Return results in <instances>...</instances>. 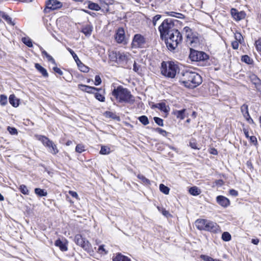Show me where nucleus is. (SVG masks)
I'll return each instance as SVG.
<instances>
[{
  "label": "nucleus",
  "instance_id": "obj_1",
  "mask_svg": "<svg viewBox=\"0 0 261 261\" xmlns=\"http://www.w3.org/2000/svg\"><path fill=\"white\" fill-rule=\"evenodd\" d=\"M181 74L183 76L182 83L184 86L189 88H194L201 84L202 80L201 76L191 71L182 72Z\"/></svg>",
  "mask_w": 261,
  "mask_h": 261
},
{
  "label": "nucleus",
  "instance_id": "obj_2",
  "mask_svg": "<svg viewBox=\"0 0 261 261\" xmlns=\"http://www.w3.org/2000/svg\"><path fill=\"white\" fill-rule=\"evenodd\" d=\"M172 31L163 40L167 47L170 51H174L182 40V35L178 30L176 29Z\"/></svg>",
  "mask_w": 261,
  "mask_h": 261
},
{
  "label": "nucleus",
  "instance_id": "obj_3",
  "mask_svg": "<svg viewBox=\"0 0 261 261\" xmlns=\"http://www.w3.org/2000/svg\"><path fill=\"white\" fill-rule=\"evenodd\" d=\"M112 95L119 102L133 103L135 101L134 97L130 92L121 86L114 88L112 91Z\"/></svg>",
  "mask_w": 261,
  "mask_h": 261
},
{
  "label": "nucleus",
  "instance_id": "obj_4",
  "mask_svg": "<svg viewBox=\"0 0 261 261\" xmlns=\"http://www.w3.org/2000/svg\"><path fill=\"white\" fill-rule=\"evenodd\" d=\"M175 21H176L175 19L172 18L166 19L159 27L160 38L162 40L166 38V36L173 32L172 30H176L174 28Z\"/></svg>",
  "mask_w": 261,
  "mask_h": 261
},
{
  "label": "nucleus",
  "instance_id": "obj_5",
  "mask_svg": "<svg viewBox=\"0 0 261 261\" xmlns=\"http://www.w3.org/2000/svg\"><path fill=\"white\" fill-rule=\"evenodd\" d=\"M183 32L185 33L187 44L191 47H196L199 43L198 33L189 27H184Z\"/></svg>",
  "mask_w": 261,
  "mask_h": 261
},
{
  "label": "nucleus",
  "instance_id": "obj_6",
  "mask_svg": "<svg viewBox=\"0 0 261 261\" xmlns=\"http://www.w3.org/2000/svg\"><path fill=\"white\" fill-rule=\"evenodd\" d=\"M110 59L119 64H127L130 59V55L127 53L112 51L109 54Z\"/></svg>",
  "mask_w": 261,
  "mask_h": 261
},
{
  "label": "nucleus",
  "instance_id": "obj_7",
  "mask_svg": "<svg viewBox=\"0 0 261 261\" xmlns=\"http://www.w3.org/2000/svg\"><path fill=\"white\" fill-rule=\"evenodd\" d=\"M189 58L192 61H204L209 59V56L204 51L191 48Z\"/></svg>",
  "mask_w": 261,
  "mask_h": 261
},
{
  "label": "nucleus",
  "instance_id": "obj_8",
  "mask_svg": "<svg viewBox=\"0 0 261 261\" xmlns=\"http://www.w3.org/2000/svg\"><path fill=\"white\" fill-rule=\"evenodd\" d=\"M146 43V38L141 34H136L134 36L132 42V47L142 48Z\"/></svg>",
  "mask_w": 261,
  "mask_h": 261
},
{
  "label": "nucleus",
  "instance_id": "obj_9",
  "mask_svg": "<svg viewBox=\"0 0 261 261\" xmlns=\"http://www.w3.org/2000/svg\"><path fill=\"white\" fill-rule=\"evenodd\" d=\"M74 242L86 251H89L91 249V246L89 242L83 238L81 234H78L75 236Z\"/></svg>",
  "mask_w": 261,
  "mask_h": 261
},
{
  "label": "nucleus",
  "instance_id": "obj_10",
  "mask_svg": "<svg viewBox=\"0 0 261 261\" xmlns=\"http://www.w3.org/2000/svg\"><path fill=\"white\" fill-rule=\"evenodd\" d=\"M115 39L119 44H127L128 41L126 38L124 29L123 28L120 27L117 30L115 34Z\"/></svg>",
  "mask_w": 261,
  "mask_h": 261
},
{
  "label": "nucleus",
  "instance_id": "obj_11",
  "mask_svg": "<svg viewBox=\"0 0 261 261\" xmlns=\"http://www.w3.org/2000/svg\"><path fill=\"white\" fill-rule=\"evenodd\" d=\"M177 66H161V71L165 76L173 78L177 72Z\"/></svg>",
  "mask_w": 261,
  "mask_h": 261
},
{
  "label": "nucleus",
  "instance_id": "obj_12",
  "mask_svg": "<svg viewBox=\"0 0 261 261\" xmlns=\"http://www.w3.org/2000/svg\"><path fill=\"white\" fill-rule=\"evenodd\" d=\"M45 4L46 9L51 10H57L62 7V3L58 0H47Z\"/></svg>",
  "mask_w": 261,
  "mask_h": 261
},
{
  "label": "nucleus",
  "instance_id": "obj_13",
  "mask_svg": "<svg viewBox=\"0 0 261 261\" xmlns=\"http://www.w3.org/2000/svg\"><path fill=\"white\" fill-rule=\"evenodd\" d=\"M206 225L204 228L205 231L212 232H217L219 230V225L215 222L207 220Z\"/></svg>",
  "mask_w": 261,
  "mask_h": 261
},
{
  "label": "nucleus",
  "instance_id": "obj_14",
  "mask_svg": "<svg viewBox=\"0 0 261 261\" xmlns=\"http://www.w3.org/2000/svg\"><path fill=\"white\" fill-rule=\"evenodd\" d=\"M230 13L233 18L236 21H240L246 16V14L244 11L239 12L236 9L232 8L230 10Z\"/></svg>",
  "mask_w": 261,
  "mask_h": 261
},
{
  "label": "nucleus",
  "instance_id": "obj_15",
  "mask_svg": "<svg viewBox=\"0 0 261 261\" xmlns=\"http://www.w3.org/2000/svg\"><path fill=\"white\" fill-rule=\"evenodd\" d=\"M35 138L38 140L40 141L44 146L47 147L49 148V151L50 150L54 143L52 141L50 140L47 137L42 135H35Z\"/></svg>",
  "mask_w": 261,
  "mask_h": 261
},
{
  "label": "nucleus",
  "instance_id": "obj_16",
  "mask_svg": "<svg viewBox=\"0 0 261 261\" xmlns=\"http://www.w3.org/2000/svg\"><path fill=\"white\" fill-rule=\"evenodd\" d=\"M67 243L68 242L66 239L61 241L59 239L55 241V245L59 247L62 251H66L68 250Z\"/></svg>",
  "mask_w": 261,
  "mask_h": 261
},
{
  "label": "nucleus",
  "instance_id": "obj_17",
  "mask_svg": "<svg viewBox=\"0 0 261 261\" xmlns=\"http://www.w3.org/2000/svg\"><path fill=\"white\" fill-rule=\"evenodd\" d=\"M216 201L219 205L223 207H227L230 204L229 200L222 195L218 196L216 198Z\"/></svg>",
  "mask_w": 261,
  "mask_h": 261
},
{
  "label": "nucleus",
  "instance_id": "obj_18",
  "mask_svg": "<svg viewBox=\"0 0 261 261\" xmlns=\"http://www.w3.org/2000/svg\"><path fill=\"white\" fill-rule=\"evenodd\" d=\"M79 88L82 91L89 93H94L95 91H98L101 90L100 89L95 88L94 87H91L83 84L79 85Z\"/></svg>",
  "mask_w": 261,
  "mask_h": 261
},
{
  "label": "nucleus",
  "instance_id": "obj_19",
  "mask_svg": "<svg viewBox=\"0 0 261 261\" xmlns=\"http://www.w3.org/2000/svg\"><path fill=\"white\" fill-rule=\"evenodd\" d=\"M187 110L185 109L180 110H175L173 112V114L176 116L177 119L183 120L185 117L188 116L186 113Z\"/></svg>",
  "mask_w": 261,
  "mask_h": 261
},
{
  "label": "nucleus",
  "instance_id": "obj_20",
  "mask_svg": "<svg viewBox=\"0 0 261 261\" xmlns=\"http://www.w3.org/2000/svg\"><path fill=\"white\" fill-rule=\"evenodd\" d=\"M206 219H199L195 221V226L199 230H204V228L206 225Z\"/></svg>",
  "mask_w": 261,
  "mask_h": 261
},
{
  "label": "nucleus",
  "instance_id": "obj_21",
  "mask_svg": "<svg viewBox=\"0 0 261 261\" xmlns=\"http://www.w3.org/2000/svg\"><path fill=\"white\" fill-rule=\"evenodd\" d=\"M93 30V27L90 24H87L84 26L81 32L85 35L86 36H89L91 35Z\"/></svg>",
  "mask_w": 261,
  "mask_h": 261
},
{
  "label": "nucleus",
  "instance_id": "obj_22",
  "mask_svg": "<svg viewBox=\"0 0 261 261\" xmlns=\"http://www.w3.org/2000/svg\"><path fill=\"white\" fill-rule=\"evenodd\" d=\"M10 103L14 107L19 106V100L13 94L10 95L9 98Z\"/></svg>",
  "mask_w": 261,
  "mask_h": 261
},
{
  "label": "nucleus",
  "instance_id": "obj_23",
  "mask_svg": "<svg viewBox=\"0 0 261 261\" xmlns=\"http://www.w3.org/2000/svg\"><path fill=\"white\" fill-rule=\"evenodd\" d=\"M42 55L43 56V57L46 58V60L50 64L56 65V62L54 59L53 58L52 56L49 55L45 50H43L42 51Z\"/></svg>",
  "mask_w": 261,
  "mask_h": 261
},
{
  "label": "nucleus",
  "instance_id": "obj_24",
  "mask_svg": "<svg viewBox=\"0 0 261 261\" xmlns=\"http://www.w3.org/2000/svg\"><path fill=\"white\" fill-rule=\"evenodd\" d=\"M88 8L90 10L96 11H99L101 9V7L98 4L95 3L91 1L88 2Z\"/></svg>",
  "mask_w": 261,
  "mask_h": 261
},
{
  "label": "nucleus",
  "instance_id": "obj_25",
  "mask_svg": "<svg viewBox=\"0 0 261 261\" xmlns=\"http://www.w3.org/2000/svg\"><path fill=\"white\" fill-rule=\"evenodd\" d=\"M68 50L70 52V53L71 54V55H72V56L73 59L74 60L75 62H76V65H85L80 60V59H79L77 56L76 55V54L74 53V51L72 49H71L70 48H69Z\"/></svg>",
  "mask_w": 261,
  "mask_h": 261
},
{
  "label": "nucleus",
  "instance_id": "obj_26",
  "mask_svg": "<svg viewBox=\"0 0 261 261\" xmlns=\"http://www.w3.org/2000/svg\"><path fill=\"white\" fill-rule=\"evenodd\" d=\"M154 107L159 109L161 111L164 112H168V110L167 109V106L164 102H161L159 103H156V105L153 106Z\"/></svg>",
  "mask_w": 261,
  "mask_h": 261
},
{
  "label": "nucleus",
  "instance_id": "obj_27",
  "mask_svg": "<svg viewBox=\"0 0 261 261\" xmlns=\"http://www.w3.org/2000/svg\"><path fill=\"white\" fill-rule=\"evenodd\" d=\"M241 61L248 65H251L253 63V59L248 55H243L241 57Z\"/></svg>",
  "mask_w": 261,
  "mask_h": 261
},
{
  "label": "nucleus",
  "instance_id": "obj_28",
  "mask_svg": "<svg viewBox=\"0 0 261 261\" xmlns=\"http://www.w3.org/2000/svg\"><path fill=\"white\" fill-rule=\"evenodd\" d=\"M189 193L193 196H197L201 193L200 190L197 187H192L189 190Z\"/></svg>",
  "mask_w": 261,
  "mask_h": 261
},
{
  "label": "nucleus",
  "instance_id": "obj_29",
  "mask_svg": "<svg viewBox=\"0 0 261 261\" xmlns=\"http://www.w3.org/2000/svg\"><path fill=\"white\" fill-rule=\"evenodd\" d=\"M250 79L251 81L252 82L253 84L256 85H259L261 83V81L259 78L257 77V76L255 74H251L250 76Z\"/></svg>",
  "mask_w": 261,
  "mask_h": 261
},
{
  "label": "nucleus",
  "instance_id": "obj_30",
  "mask_svg": "<svg viewBox=\"0 0 261 261\" xmlns=\"http://www.w3.org/2000/svg\"><path fill=\"white\" fill-rule=\"evenodd\" d=\"M35 193L40 197L46 196L47 194V192L44 190L40 188H36L35 189Z\"/></svg>",
  "mask_w": 261,
  "mask_h": 261
},
{
  "label": "nucleus",
  "instance_id": "obj_31",
  "mask_svg": "<svg viewBox=\"0 0 261 261\" xmlns=\"http://www.w3.org/2000/svg\"><path fill=\"white\" fill-rule=\"evenodd\" d=\"M22 42L29 47L33 46V43L32 40L29 37H22L21 39Z\"/></svg>",
  "mask_w": 261,
  "mask_h": 261
},
{
  "label": "nucleus",
  "instance_id": "obj_32",
  "mask_svg": "<svg viewBox=\"0 0 261 261\" xmlns=\"http://www.w3.org/2000/svg\"><path fill=\"white\" fill-rule=\"evenodd\" d=\"M124 255H122L120 253H117L112 257L113 261H122V259H123Z\"/></svg>",
  "mask_w": 261,
  "mask_h": 261
},
{
  "label": "nucleus",
  "instance_id": "obj_33",
  "mask_svg": "<svg viewBox=\"0 0 261 261\" xmlns=\"http://www.w3.org/2000/svg\"><path fill=\"white\" fill-rule=\"evenodd\" d=\"M139 121L144 125L149 124V120L147 116L143 115L138 118Z\"/></svg>",
  "mask_w": 261,
  "mask_h": 261
},
{
  "label": "nucleus",
  "instance_id": "obj_34",
  "mask_svg": "<svg viewBox=\"0 0 261 261\" xmlns=\"http://www.w3.org/2000/svg\"><path fill=\"white\" fill-rule=\"evenodd\" d=\"M37 70L39 71L43 76L47 77L48 73L46 70L42 66H35Z\"/></svg>",
  "mask_w": 261,
  "mask_h": 261
},
{
  "label": "nucleus",
  "instance_id": "obj_35",
  "mask_svg": "<svg viewBox=\"0 0 261 261\" xmlns=\"http://www.w3.org/2000/svg\"><path fill=\"white\" fill-rule=\"evenodd\" d=\"M234 38L236 41L239 42L240 44H242L244 41V39L242 34L239 32H236L234 34Z\"/></svg>",
  "mask_w": 261,
  "mask_h": 261
},
{
  "label": "nucleus",
  "instance_id": "obj_36",
  "mask_svg": "<svg viewBox=\"0 0 261 261\" xmlns=\"http://www.w3.org/2000/svg\"><path fill=\"white\" fill-rule=\"evenodd\" d=\"M159 188H160V191L164 194H169L170 189L168 187L165 186L163 184H160Z\"/></svg>",
  "mask_w": 261,
  "mask_h": 261
},
{
  "label": "nucleus",
  "instance_id": "obj_37",
  "mask_svg": "<svg viewBox=\"0 0 261 261\" xmlns=\"http://www.w3.org/2000/svg\"><path fill=\"white\" fill-rule=\"evenodd\" d=\"M200 257L204 261H222L220 259H214L212 257L205 255H201Z\"/></svg>",
  "mask_w": 261,
  "mask_h": 261
},
{
  "label": "nucleus",
  "instance_id": "obj_38",
  "mask_svg": "<svg viewBox=\"0 0 261 261\" xmlns=\"http://www.w3.org/2000/svg\"><path fill=\"white\" fill-rule=\"evenodd\" d=\"M231 237L230 234L228 232H224L222 234V239L225 242L229 241L231 240Z\"/></svg>",
  "mask_w": 261,
  "mask_h": 261
},
{
  "label": "nucleus",
  "instance_id": "obj_39",
  "mask_svg": "<svg viewBox=\"0 0 261 261\" xmlns=\"http://www.w3.org/2000/svg\"><path fill=\"white\" fill-rule=\"evenodd\" d=\"M110 152V148L106 146H102L100 150V153L101 154H108Z\"/></svg>",
  "mask_w": 261,
  "mask_h": 261
},
{
  "label": "nucleus",
  "instance_id": "obj_40",
  "mask_svg": "<svg viewBox=\"0 0 261 261\" xmlns=\"http://www.w3.org/2000/svg\"><path fill=\"white\" fill-rule=\"evenodd\" d=\"M167 13L169 16L172 17H174L178 18H182L184 17V15L179 13L175 12H169Z\"/></svg>",
  "mask_w": 261,
  "mask_h": 261
},
{
  "label": "nucleus",
  "instance_id": "obj_41",
  "mask_svg": "<svg viewBox=\"0 0 261 261\" xmlns=\"http://www.w3.org/2000/svg\"><path fill=\"white\" fill-rule=\"evenodd\" d=\"M138 178L141 180L143 183L146 185H149L150 181L148 179L146 178L144 175L142 174H138L137 176Z\"/></svg>",
  "mask_w": 261,
  "mask_h": 261
},
{
  "label": "nucleus",
  "instance_id": "obj_42",
  "mask_svg": "<svg viewBox=\"0 0 261 261\" xmlns=\"http://www.w3.org/2000/svg\"><path fill=\"white\" fill-rule=\"evenodd\" d=\"M19 189V190L20 191V192L23 194L29 195V191L27 186H25V185H20Z\"/></svg>",
  "mask_w": 261,
  "mask_h": 261
},
{
  "label": "nucleus",
  "instance_id": "obj_43",
  "mask_svg": "<svg viewBox=\"0 0 261 261\" xmlns=\"http://www.w3.org/2000/svg\"><path fill=\"white\" fill-rule=\"evenodd\" d=\"M94 94H95V97L96 99H97L98 100L101 101V102L105 101V97L102 94H101L98 92H95Z\"/></svg>",
  "mask_w": 261,
  "mask_h": 261
},
{
  "label": "nucleus",
  "instance_id": "obj_44",
  "mask_svg": "<svg viewBox=\"0 0 261 261\" xmlns=\"http://www.w3.org/2000/svg\"><path fill=\"white\" fill-rule=\"evenodd\" d=\"M7 97L5 95H1L0 96V103L2 106H5L7 103Z\"/></svg>",
  "mask_w": 261,
  "mask_h": 261
},
{
  "label": "nucleus",
  "instance_id": "obj_45",
  "mask_svg": "<svg viewBox=\"0 0 261 261\" xmlns=\"http://www.w3.org/2000/svg\"><path fill=\"white\" fill-rule=\"evenodd\" d=\"M162 16L161 15L157 14L152 18V22L153 26L156 25L157 22L161 18Z\"/></svg>",
  "mask_w": 261,
  "mask_h": 261
},
{
  "label": "nucleus",
  "instance_id": "obj_46",
  "mask_svg": "<svg viewBox=\"0 0 261 261\" xmlns=\"http://www.w3.org/2000/svg\"><path fill=\"white\" fill-rule=\"evenodd\" d=\"M85 150V146L82 144H77L75 147V151L77 152L82 153Z\"/></svg>",
  "mask_w": 261,
  "mask_h": 261
},
{
  "label": "nucleus",
  "instance_id": "obj_47",
  "mask_svg": "<svg viewBox=\"0 0 261 261\" xmlns=\"http://www.w3.org/2000/svg\"><path fill=\"white\" fill-rule=\"evenodd\" d=\"M49 152L53 154H56L57 153H58L59 150L56 145L54 143H53V146H51Z\"/></svg>",
  "mask_w": 261,
  "mask_h": 261
},
{
  "label": "nucleus",
  "instance_id": "obj_48",
  "mask_svg": "<svg viewBox=\"0 0 261 261\" xmlns=\"http://www.w3.org/2000/svg\"><path fill=\"white\" fill-rule=\"evenodd\" d=\"M155 122L159 126H163L164 125L163 120L159 117H154L153 118Z\"/></svg>",
  "mask_w": 261,
  "mask_h": 261
},
{
  "label": "nucleus",
  "instance_id": "obj_49",
  "mask_svg": "<svg viewBox=\"0 0 261 261\" xmlns=\"http://www.w3.org/2000/svg\"><path fill=\"white\" fill-rule=\"evenodd\" d=\"M7 130L11 135H17L18 133L17 130L15 127L8 126Z\"/></svg>",
  "mask_w": 261,
  "mask_h": 261
},
{
  "label": "nucleus",
  "instance_id": "obj_50",
  "mask_svg": "<svg viewBox=\"0 0 261 261\" xmlns=\"http://www.w3.org/2000/svg\"><path fill=\"white\" fill-rule=\"evenodd\" d=\"M255 45L257 50L261 52V38L255 41Z\"/></svg>",
  "mask_w": 261,
  "mask_h": 261
},
{
  "label": "nucleus",
  "instance_id": "obj_51",
  "mask_svg": "<svg viewBox=\"0 0 261 261\" xmlns=\"http://www.w3.org/2000/svg\"><path fill=\"white\" fill-rule=\"evenodd\" d=\"M53 70L56 73L58 74L59 75H63V72L61 70V68H59L58 66H54L53 68Z\"/></svg>",
  "mask_w": 261,
  "mask_h": 261
},
{
  "label": "nucleus",
  "instance_id": "obj_52",
  "mask_svg": "<svg viewBox=\"0 0 261 261\" xmlns=\"http://www.w3.org/2000/svg\"><path fill=\"white\" fill-rule=\"evenodd\" d=\"M155 131L163 136H167V132L166 130H165L161 128H159V127L156 128L155 129Z\"/></svg>",
  "mask_w": 261,
  "mask_h": 261
},
{
  "label": "nucleus",
  "instance_id": "obj_53",
  "mask_svg": "<svg viewBox=\"0 0 261 261\" xmlns=\"http://www.w3.org/2000/svg\"><path fill=\"white\" fill-rule=\"evenodd\" d=\"M241 112L243 113H246V114H248V105L246 104H244L242 105L241 107Z\"/></svg>",
  "mask_w": 261,
  "mask_h": 261
},
{
  "label": "nucleus",
  "instance_id": "obj_54",
  "mask_svg": "<svg viewBox=\"0 0 261 261\" xmlns=\"http://www.w3.org/2000/svg\"><path fill=\"white\" fill-rule=\"evenodd\" d=\"M79 69L83 72L87 73L89 71L88 66H78Z\"/></svg>",
  "mask_w": 261,
  "mask_h": 261
},
{
  "label": "nucleus",
  "instance_id": "obj_55",
  "mask_svg": "<svg viewBox=\"0 0 261 261\" xmlns=\"http://www.w3.org/2000/svg\"><path fill=\"white\" fill-rule=\"evenodd\" d=\"M133 70L138 73L139 74H142V68L141 66H133Z\"/></svg>",
  "mask_w": 261,
  "mask_h": 261
},
{
  "label": "nucleus",
  "instance_id": "obj_56",
  "mask_svg": "<svg viewBox=\"0 0 261 261\" xmlns=\"http://www.w3.org/2000/svg\"><path fill=\"white\" fill-rule=\"evenodd\" d=\"M101 83V80L100 77L99 76V75H96L95 77L94 84L96 86H98V85H99Z\"/></svg>",
  "mask_w": 261,
  "mask_h": 261
},
{
  "label": "nucleus",
  "instance_id": "obj_57",
  "mask_svg": "<svg viewBox=\"0 0 261 261\" xmlns=\"http://www.w3.org/2000/svg\"><path fill=\"white\" fill-rule=\"evenodd\" d=\"M249 139L250 142L252 143L253 145H255L256 144H257V139L255 136H250Z\"/></svg>",
  "mask_w": 261,
  "mask_h": 261
},
{
  "label": "nucleus",
  "instance_id": "obj_58",
  "mask_svg": "<svg viewBox=\"0 0 261 261\" xmlns=\"http://www.w3.org/2000/svg\"><path fill=\"white\" fill-rule=\"evenodd\" d=\"M158 209L162 212V214L164 216H166V217H168L170 215L169 212L168 211L166 210L165 208H162V210H160L159 207H158Z\"/></svg>",
  "mask_w": 261,
  "mask_h": 261
},
{
  "label": "nucleus",
  "instance_id": "obj_59",
  "mask_svg": "<svg viewBox=\"0 0 261 261\" xmlns=\"http://www.w3.org/2000/svg\"><path fill=\"white\" fill-rule=\"evenodd\" d=\"M240 43L237 41H234L231 42V46L233 49H237L239 47V44Z\"/></svg>",
  "mask_w": 261,
  "mask_h": 261
},
{
  "label": "nucleus",
  "instance_id": "obj_60",
  "mask_svg": "<svg viewBox=\"0 0 261 261\" xmlns=\"http://www.w3.org/2000/svg\"><path fill=\"white\" fill-rule=\"evenodd\" d=\"M190 146L191 147V148L193 149H199V148L197 146V143L195 141H191L190 142Z\"/></svg>",
  "mask_w": 261,
  "mask_h": 261
},
{
  "label": "nucleus",
  "instance_id": "obj_61",
  "mask_svg": "<svg viewBox=\"0 0 261 261\" xmlns=\"http://www.w3.org/2000/svg\"><path fill=\"white\" fill-rule=\"evenodd\" d=\"M230 195L236 197L238 195V192L234 189H231L229 192Z\"/></svg>",
  "mask_w": 261,
  "mask_h": 261
},
{
  "label": "nucleus",
  "instance_id": "obj_62",
  "mask_svg": "<svg viewBox=\"0 0 261 261\" xmlns=\"http://www.w3.org/2000/svg\"><path fill=\"white\" fill-rule=\"evenodd\" d=\"M98 252L100 253H101L102 252H103L104 254H107V251H106L105 249L104 248V245H100L99 247Z\"/></svg>",
  "mask_w": 261,
  "mask_h": 261
},
{
  "label": "nucleus",
  "instance_id": "obj_63",
  "mask_svg": "<svg viewBox=\"0 0 261 261\" xmlns=\"http://www.w3.org/2000/svg\"><path fill=\"white\" fill-rule=\"evenodd\" d=\"M69 194L73 197H74L76 199H78V194H77V193L76 192H74V191H70L69 192Z\"/></svg>",
  "mask_w": 261,
  "mask_h": 261
},
{
  "label": "nucleus",
  "instance_id": "obj_64",
  "mask_svg": "<svg viewBox=\"0 0 261 261\" xmlns=\"http://www.w3.org/2000/svg\"><path fill=\"white\" fill-rule=\"evenodd\" d=\"M243 115L244 117L247 120H249V119H250L252 121V120L251 119L250 116L249 114V112L248 111V114H246V113H243Z\"/></svg>",
  "mask_w": 261,
  "mask_h": 261
}]
</instances>
